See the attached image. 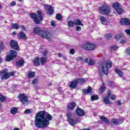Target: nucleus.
<instances>
[{
  "label": "nucleus",
  "mask_w": 130,
  "mask_h": 130,
  "mask_svg": "<svg viewBox=\"0 0 130 130\" xmlns=\"http://www.w3.org/2000/svg\"><path fill=\"white\" fill-rule=\"evenodd\" d=\"M34 63L36 66H39V63H40V59H39V57H37L36 59H35L34 60Z\"/></svg>",
  "instance_id": "24"
},
{
  "label": "nucleus",
  "mask_w": 130,
  "mask_h": 130,
  "mask_svg": "<svg viewBox=\"0 0 130 130\" xmlns=\"http://www.w3.org/2000/svg\"><path fill=\"white\" fill-rule=\"evenodd\" d=\"M52 120V116L45 112L38 113L35 116V125L39 128H44L49 125V120Z\"/></svg>",
  "instance_id": "1"
},
{
  "label": "nucleus",
  "mask_w": 130,
  "mask_h": 130,
  "mask_svg": "<svg viewBox=\"0 0 130 130\" xmlns=\"http://www.w3.org/2000/svg\"><path fill=\"white\" fill-rule=\"evenodd\" d=\"M24 113L25 114H29L31 113V110H30V109H26V110L24 111Z\"/></svg>",
  "instance_id": "42"
},
{
  "label": "nucleus",
  "mask_w": 130,
  "mask_h": 130,
  "mask_svg": "<svg viewBox=\"0 0 130 130\" xmlns=\"http://www.w3.org/2000/svg\"><path fill=\"white\" fill-rule=\"evenodd\" d=\"M120 22L121 25H125L126 26H128L130 24V21L128 18H122Z\"/></svg>",
  "instance_id": "14"
},
{
  "label": "nucleus",
  "mask_w": 130,
  "mask_h": 130,
  "mask_svg": "<svg viewBox=\"0 0 130 130\" xmlns=\"http://www.w3.org/2000/svg\"><path fill=\"white\" fill-rule=\"evenodd\" d=\"M18 55V52L16 50H11L10 51L9 55H7L6 58V61H11L14 58H16Z\"/></svg>",
  "instance_id": "6"
},
{
  "label": "nucleus",
  "mask_w": 130,
  "mask_h": 130,
  "mask_svg": "<svg viewBox=\"0 0 130 130\" xmlns=\"http://www.w3.org/2000/svg\"><path fill=\"white\" fill-rule=\"evenodd\" d=\"M76 113L78 116H84L86 114L84 113L83 109L78 107L76 110Z\"/></svg>",
  "instance_id": "15"
},
{
  "label": "nucleus",
  "mask_w": 130,
  "mask_h": 130,
  "mask_svg": "<svg viewBox=\"0 0 130 130\" xmlns=\"http://www.w3.org/2000/svg\"><path fill=\"white\" fill-rule=\"evenodd\" d=\"M101 67L103 73H104L105 75H107L108 74V69H110L112 67L111 61L108 60L106 62H102Z\"/></svg>",
  "instance_id": "5"
},
{
  "label": "nucleus",
  "mask_w": 130,
  "mask_h": 130,
  "mask_svg": "<svg viewBox=\"0 0 130 130\" xmlns=\"http://www.w3.org/2000/svg\"><path fill=\"white\" fill-rule=\"evenodd\" d=\"M21 27L22 28V29H23V30H24L25 31H26V28L24 27V26L22 25V26H21Z\"/></svg>",
  "instance_id": "57"
},
{
  "label": "nucleus",
  "mask_w": 130,
  "mask_h": 130,
  "mask_svg": "<svg viewBox=\"0 0 130 130\" xmlns=\"http://www.w3.org/2000/svg\"><path fill=\"white\" fill-rule=\"evenodd\" d=\"M113 8L115 10H117L119 8V4L115 3L113 4Z\"/></svg>",
  "instance_id": "35"
},
{
  "label": "nucleus",
  "mask_w": 130,
  "mask_h": 130,
  "mask_svg": "<svg viewBox=\"0 0 130 130\" xmlns=\"http://www.w3.org/2000/svg\"><path fill=\"white\" fill-rule=\"evenodd\" d=\"M76 104L75 102H72L69 103L68 107L69 109H70L71 110H74V109H75V107H76Z\"/></svg>",
  "instance_id": "18"
},
{
  "label": "nucleus",
  "mask_w": 130,
  "mask_h": 130,
  "mask_svg": "<svg viewBox=\"0 0 130 130\" xmlns=\"http://www.w3.org/2000/svg\"><path fill=\"white\" fill-rule=\"evenodd\" d=\"M83 130H90L89 129H83Z\"/></svg>",
  "instance_id": "64"
},
{
  "label": "nucleus",
  "mask_w": 130,
  "mask_h": 130,
  "mask_svg": "<svg viewBox=\"0 0 130 130\" xmlns=\"http://www.w3.org/2000/svg\"><path fill=\"white\" fill-rule=\"evenodd\" d=\"M126 78H125V77L123 78V80H126Z\"/></svg>",
  "instance_id": "63"
},
{
  "label": "nucleus",
  "mask_w": 130,
  "mask_h": 130,
  "mask_svg": "<svg viewBox=\"0 0 130 130\" xmlns=\"http://www.w3.org/2000/svg\"><path fill=\"white\" fill-rule=\"evenodd\" d=\"M18 2H20V3H22V2H23V0H18Z\"/></svg>",
  "instance_id": "62"
},
{
  "label": "nucleus",
  "mask_w": 130,
  "mask_h": 130,
  "mask_svg": "<svg viewBox=\"0 0 130 130\" xmlns=\"http://www.w3.org/2000/svg\"><path fill=\"white\" fill-rule=\"evenodd\" d=\"M47 53H48V51L47 50H45L44 52H43V55L45 56L47 55Z\"/></svg>",
  "instance_id": "53"
},
{
  "label": "nucleus",
  "mask_w": 130,
  "mask_h": 130,
  "mask_svg": "<svg viewBox=\"0 0 130 130\" xmlns=\"http://www.w3.org/2000/svg\"><path fill=\"white\" fill-rule=\"evenodd\" d=\"M62 18V17L61 16V15H60V14H57L56 16V19H57V20H61Z\"/></svg>",
  "instance_id": "40"
},
{
  "label": "nucleus",
  "mask_w": 130,
  "mask_h": 130,
  "mask_svg": "<svg viewBox=\"0 0 130 130\" xmlns=\"http://www.w3.org/2000/svg\"><path fill=\"white\" fill-rule=\"evenodd\" d=\"M98 11L99 13L102 15H108L111 13L110 7L107 4H104L102 6L99 7Z\"/></svg>",
  "instance_id": "3"
},
{
  "label": "nucleus",
  "mask_w": 130,
  "mask_h": 130,
  "mask_svg": "<svg viewBox=\"0 0 130 130\" xmlns=\"http://www.w3.org/2000/svg\"><path fill=\"white\" fill-rule=\"evenodd\" d=\"M116 11L119 15H121V14L122 13V9H121V8H120V7L116 9Z\"/></svg>",
  "instance_id": "37"
},
{
  "label": "nucleus",
  "mask_w": 130,
  "mask_h": 130,
  "mask_svg": "<svg viewBox=\"0 0 130 130\" xmlns=\"http://www.w3.org/2000/svg\"><path fill=\"white\" fill-rule=\"evenodd\" d=\"M10 46L13 49H16V50H19V46H18V42L17 41H15L12 40L10 42Z\"/></svg>",
  "instance_id": "12"
},
{
  "label": "nucleus",
  "mask_w": 130,
  "mask_h": 130,
  "mask_svg": "<svg viewBox=\"0 0 130 130\" xmlns=\"http://www.w3.org/2000/svg\"><path fill=\"white\" fill-rule=\"evenodd\" d=\"M91 91H92V87L91 86H88L87 89H84L83 90V92L84 94H89V93L91 92Z\"/></svg>",
  "instance_id": "21"
},
{
  "label": "nucleus",
  "mask_w": 130,
  "mask_h": 130,
  "mask_svg": "<svg viewBox=\"0 0 130 130\" xmlns=\"http://www.w3.org/2000/svg\"><path fill=\"white\" fill-rule=\"evenodd\" d=\"M74 24L76 26H83V23H82V21H81L80 19H76L74 20Z\"/></svg>",
  "instance_id": "22"
},
{
  "label": "nucleus",
  "mask_w": 130,
  "mask_h": 130,
  "mask_svg": "<svg viewBox=\"0 0 130 130\" xmlns=\"http://www.w3.org/2000/svg\"><path fill=\"white\" fill-rule=\"evenodd\" d=\"M100 20L102 22V24H104V22H105V21H106V18L104 16H102L100 18Z\"/></svg>",
  "instance_id": "41"
},
{
  "label": "nucleus",
  "mask_w": 130,
  "mask_h": 130,
  "mask_svg": "<svg viewBox=\"0 0 130 130\" xmlns=\"http://www.w3.org/2000/svg\"><path fill=\"white\" fill-rule=\"evenodd\" d=\"M19 99L20 100V102L22 104H25L26 102H28V97H27L25 94H21L18 96Z\"/></svg>",
  "instance_id": "10"
},
{
  "label": "nucleus",
  "mask_w": 130,
  "mask_h": 130,
  "mask_svg": "<svg viewBox=\"0 0 130 130\" xmlns=\"http://www.w3.org/2000/svg\"><path fill=\"white\" fill-rule=\"evenodd\" d=\"M34 32L36 34H38L42 38L47 39L48 41H51L52 38V35L50 32L46 31L41 30V28L39 27H36L34 29Z\"/></svg>",
  "instance_id": "2"
},
{
  "label": "nucleus",
  "mask_w": 130,
  "mask_h": 130,
  "mask_svg": "<svg viewBox=\"0 0 130 130\" xmlns=\"http://www.w3.org/2000/svg\"><path fill=\"white\" fill-rule=\"evenodd\" d=\"M77 84H79V83H85V79L83 78H80L76 80Z\"/></svg>",
  "instance_id": "31"
},
{
  "label": "nucleus",
  "mask_w": 130,
  "mask_h": 130,
  "mask_svg": "<svg viewBox=\"0 0 130 130\" xmlns=\"http://www.w3.org/2000/svg\"><path fill=\"white\" fill-rule=\"evenodd\" d=\"M43 6H44L45 10L48 11L47 13L49 14V15H52V14H53V8H52L51 6L45 4H44Z\"/></svg>",
  "instance_id": "11"
},
{
  "label": "nucleus",
  "mask_w": 130,
  "mask_h": 130,
  "mask_svg": "<svg viewBox=\"0 0 130 130\" xmlns=\"http://www.w3.org/2000/svg\"><path fill=\"white\" fill-rule=\"evenodd\" d=\"M76 61H82L83 58L82 57H77L76 58Z\"/></svg>",
  "instance_id": "43"
},
{
  "label": "nucleus",
  "mask_w": 130,
  "mask_h": 130,
  "mask_svg": "<svg viewBox=\"0 0 130 130\" xmlns=\"http://www.w3.org/2000/svg\"><path fill=\"white\" fill-rule=\"evenodd\" d=\"M12 35H17V32H16V31H14V32L12 33Z\"/></svg>",
  "instance_id": "59"
},
{
  "label": "nucleus",
  "mask_w": 130,
  "mask_h": 130,
  "mask_svg": "<svg viewBox=\"0 0 130 130\" xmlns=\"http://www.w3.org/2000/svg\"><path fill=\"white\" fill-rule=\"evenodd\" d=\"M6 100V96L0 94V102H4Z\"/></svg>",
  "instance_id": "36"
},
{
  "label": "nucleus",
  "mask_w": 130,
  "mask_h": 130,
  "mask_svg": "<svg viewBox=\"0 0 130 130\" xmlns=\"http://www.w3.org/2000/svg\"><path fill=\"white\" fill-rule=\"evenodd\" d=\"M2 49H4V43H1L0 44V50H2Z\"/></svg>",
  "instance_id": "47"
},
{
  "label": "nucleus",
  "mask_w": 130,
  "mask_h": 130,
  "mask_svg": "<svg viewBox=\"0 0 130 130\" xmlns=\"http://www.w3.org/2000/svg\"><path fill=\"white\" fill-rule=\"evenodd\" d=\"M105 84H104V83H103L102 87L99 89L100 94L104 92V91L105 90Z\"/></svg>",
  "instance_id": "28"
},
{
  "label": "nucleus",
  "mask_w": 130,
  "mask_h": 130,
  "mask_svg": "<svg viewBox=\"0 0 130 130\" xmlns=\"http://www.w3.org/2000/svg\"><path fill=\"white\" fill-rule=\"evenodd\" d=\"M51 25L54 26V27L55 26V23L54 21H52L51 22Z\"/></svg>",
  "instance_id": "55"
},
{
  "label": "nucleus",
  "mask_w": 130,
  "mask_h": 130,
  "mask_svg": "<svg viewBox=\"0 0 130 130\" xmlns=\"http://www.w3.org/2000/svg\"><path fill=\"white\" fill-rule=\"evenodd\" d=\"M58 55L59 57H61V56H62V54H61L60 53L58 54Z\"/></svg>",
  "instance_id": "60"
},
{
  "label": "nucleus",
  "mask_w": 130,
  "mask_h": 130,
  "mask_svg": "<svg viewBox=\"0 0 130 130\" xmlns=\"http://www.w3.org/2000/svg\"><path fill=\"white\" fill-rule=\"evenodd\" d=\"M68 25L69 27H74L75 26V21H73L72 20H70L68 22Z\"/></svg>",
  "instance_id": "30"
},
{
  "label": "nucleus",
  "mask_w": 130,
  "mask_h": 130,
  "mask_svg": "<svg viewBox=\"0 0 130 130\" xmlns=\"http://www.w3.org/2000/svg\"><path fill=\"white\" fill-rule=\"evenodd\" d=\"M125 32L127 34V35H129L130 36V29H125Z\"/></svg>",
  "instance_id": "49"
},
{
  "label": "nucleus",
  "mask_w": 130,
  "mask_h": 130,
  "mask_svg": "<svg viewBox=\"0 0 130 130\" xmlns=\"http://www.w3.org/2000/svg\"><path fill=\"white\" fill-rule=\"evenodd\" d=\"M120 43H121V44H124V43H125V41H124L123 40H121L120 41Z\"/></svg>",
  "instance_id": "56"
},
{
  "label": "nucleus",
  "mask_w": 130,
  "mask_h": 130,
  "mask_svg": "<svg viewBox=\"0 0 130 130\" xmlns=\"http://www.w3.org/2000/svg\"><path fill=\"white\" fill-rule=\"evenodd\" d=\"M70 53H71V54H75V49H71L70 50Z\"/></svg>",
  "instance_id": "50"
},
{
  "label": "nucleus",
  "mask_w": 130,
  "mask_h": 130,
  "mask_svg": "<svg viewBox=\"0 0 130 130\" xmlns=\"http://www.w3.org/2000/svg\"><path fill=\"white\" fill-rule=\"evenodd\" d=\"M99 99V96L98 95H93L91 96V101H94V100H98Z\"/></svg>",
  "instance_id": "29"
},
{
  "label": "nucleus",
  "mask_w": 130,
  "mask_h": 130,
  "mask_svg": "<svg viewBox=\"0 0 130 130\" xmlns=\"http://www.w3.org/2000/svg\"><path fill=\"white\" fill-rule=\"evenodd\" d=\"M115 38L117 40H119L120 39V38H121V36L120 35H118L116 36Z\"/></svg>",
  "instance_id": "45"
},
{
  "label": "nucleus",
  "mask_w": 130,
  "mask_h": 130,
  "mask_svg": "<svg viewBox=\"0 0 130 130\" xmlns=\"http://www.w3.org/2000/svg\"><path fill=\"white\" fill-rule=\"evenodd\" d=\"M112 37V35L110 34H108L106 35V39H107L108 40L109 39H111Z\"/></svg>",
  "instance_id": "39"
},
{
  "label": "nucleus",
  "mask_w": 130,
  "mask_h": 130,
  "mask_svg": "<svg viewBox=\"0 0 130 130\" xmlns=\"http://www.w3.org/2000/svg\"><path fill=\"white\" fill-rule=\"evenodd\" d=\"M17 66H23L24 64V60H20L16 62Z\"/></svg>",
  "instance_id": "32"
},
{
  "label": "nucleus",
  "mask_w": 130,
  "mask_h": 130,
  "mask_svg": "<svg viewBox=\"0 0 130 130\" xmlns=\"http://www.w3.org/2000/svg\"><path fill=\"white\" fill-rule=\"evenodd\" d=\"M12 27L13 29H19L20 28V26L17 23L13 24Z\"/></svg>",
  "instance_id": "34"
},
{
  "label": "nucleus",
  "mask_w": 130,
  "mask_h": 130,
  "mask_svg": "<svg viewBox=\"0 0 130 130\" xmlns=\"http://www.w3.org/2000/svg\"><path fill=\"white\" fill-rule=\"evenodd\" d=\"M116 48H117V47L116 46H113L111 47V49H112V50H115Z\"/></svg>",
  "instance_id": "51"
},
{
  "label": "nucleus",
  "mask_w": 130,
  "mask_h": 130,
  "mask_svg": "<svg viewBox=\"0 0 130 130\" xmlns=\"http://www.w3.org/2000/svg\"><path fill=\"white\" fill-rule=\"evenodd\" d=\"M82 48L85 50H94V49H96V45L90 42H87L82 46Z\"/></svg>",
  "instance_id": "8"
},
{
  "label": "nucleus",
  "mask_w": 130,
  "mask_h": 130,
  "mask_svg": "<svg viewBox=\"0 0 130 130\" xmlns=\"http://www.w3.org/2000/svg\"><path fill=\"white\" fill-rule=\"evenodd\" d=\"M115 71L116 73L117 74H118V75H119V76H123V72L119 70V69H118V68H116L115 69Z\"/></svg>",
  "instance_id": "27"
},
{
  "label": "nucleus",
  "mask_w": 130,
  "mask_h": 130,
  "mask_svg": "<svg viewBox=\"0 0 130 130\" xmlns=\"http://www.w3.org/2000/svg\"><path fill=\"white\" fill-rule=\"evenodd\" d=\"M38 83V80L37 79H34L32 82V84L34 85L35 84H37Z\"/></svg>",
  "instance_id": "44"
},
{
  "label": "nucleus",
  "mask_w": 130,
  "mask_h": 130,
  "mask_svg": "<svg viewBox=\"0 0 130 130\" xmlns=\"http://www.w3.org/2000/svg\"><path fill=\"white\" fill-rule=\"evenodd\" d=\"M10 5L12 6V7H14V6H16V2L13 1L11 3Z\"/></svg>",
  "instance_id": "52"
},
{
  "label": "nucleus",
  "mask_w": 130,
  "mask_h": 130,
  "mask_svg": "<svg viewBox=\"0 0 130 130\" xmlns=\"http://www.w3.org/2000/svg\"><path fill=\"white\" fill-rule=\"evenodd\" d=\"M3 62V58L0 57V63H2Z\"/></svg>",
  "instance_id": "58"
},
{
  "label": "nucleus",
  "mask_w": 130,
  "mask_h": 130,
  "mask_svg": "<svg viewBox=\"0 0 130 130\" xmlns=\"http://www.w3.org/2000/svg\"><path fill=\"white\" fill-rule=\"evenodd\" d=\"M101 120H102V121H104L105 122V123H109V121L107 118L105 117V116H101L100 117Z\"/></svg>",
  "instance_id": "25"
},
{
  "label": "nucleus",
  "mask_w": 130,
  "mask_h": 130,
  "mask_svg": "<svg viewBox=\"0 0 130 130\" xmlns=\"http://www.w3.org/2000/svg\"><path fill=\"white\" fill-rule=\"evenodd\" d=\"M85 62H86L87 63H88L89 66H94L96 62L93 59H88V58H86L85 60Z\"/></svg>",
  "instance_id": "16"
},
{
  "label": "nucleus",
  "mask_w": 130,
  "mask_h": 130,
  "mask_svg": "<svg viewBox=\"0 0 130 130\" xmlns=\"http://www.w3.org/2000/svg\"><path fill=\"white\" fill-rule=\"evenodd\" d=\"M40 61L42 64H44L47 61V58L42 57L40 58Z\"/></svg>",
  "instance_id": "26"
},
{
  "label": "nucleus",
  "mask_w": 130,
  "mask_h": 130,
  "mask_svg": "<svg viewBox=\"0 0 130 130\" xmlns=\"http://www.w3.org/2000/svg\"><path fill=\"white\" fill-rule=\"evenodd\" d=\"M67 117L68 119V120H69V119H72V113L71 112H69L67 114Z\"/></svg>",
  "instance_id": "38"
},
{
  "label": "nucleus",
  "mask_w": 130,
  "mask_h": 130,
  "mask_svg": "<svg viewBox=\"0 0 130 130\" xmlns=\"http://www.w3.org/2000/svg\"><path fill=\"white\" fill-rule=\"evenodd\" d=\"M17 112H18V108L14 107L11 108L10 110V113H11V114H13V115H15V114H16Z\"/></svg>",
  "instance_id": "20"
},
{
  "label": "nucleus",
  "mask_w": 130,
  "mask_h": 130,
  "mask_svg": "<svg viewBox=\"0 0 130 130\" xmlns=\"http://www.w3.org/2000/svg\"><path fill=\"white\" fill-rule=\"evenodd\" d=\"M111 95H112L111 91L109 90L108 91V96L103 97V99H104V103H105V104H112V102L109 100V96H111Z\"/></svg>",
  "instance_id": "9"
},
{
  "label": "nucleus",
  "mask_w": 130,
  "mask_h": 130,
  "mask_svg": "<svg viewBox=\"0 0 130 130\" xmlns=\"http://www.w3.org/2000/svg\"><path fill=\"white\" fill-rule=\"evenodd\" d=\"M117 105H118L119 106H120V105H121V103L120 102V101H117Z\"/></svg>",
  "instance_id": "54"
},
{
  "label": "nucleus",
  "mask_w": 130,
  "mask_h": 130,
  "mask_svg": "<svg viewBox=\"0 0 130 130\" xmlns=\"http://www.w3.org/2000/svg\"><path fill=\"white\" fill-rule=\"evenodd\" d=\"M18 37L21 39H27V37H26V34L23 32H20L17 35Z\"/></svg>",
  "instance_id": "19"
},
{
  "label": "nucleus",
  "mask_w": 130,
  "mask_h": 130,
  "mask_svg": "<svg viewBox=\"0 0 130 130\" xmlns=\"http://www.w3.org/2000/svg\"><path fill=\"white\" fill-rule=\"evenodd\" d=\"M2 80H8L11 76L15 75L14 72L7 73V70L1 72Z\"/></svg>",
  "instance_id": "7"
},
{
  "label": "nucleus",
  "mask_w": 130,
  "mask_h": 130,
  "mask_svg": "<svg viewBox=\"0 0 130 130\" xmlns=\"http://www.w3.org/2000/svg\"><path fill=\"white\" fill-rule=\"evenodd\" d=\"M77 86H78V83L77 82V81L73 80L72 82H71V84L69 85L70 88H72V89H75L77 87Z\"/></svg>",
  "instance_id": "17"
},
{
  "label": "nucleus",
  "mask_w": 130,
  "mask_h": 130,
  "mask_svg": "<svg viewBox=\"0 0 130 130\" xmlns=\"http://www.w3.org/2000/svg\"><path fill=\"white\" fill-rule=\"evenodd\" d=\"M123 122V120L120 119H112L111 121V123L112 124H115V125H117V124H120Z\"/></svg>",
  "instance_id": "13"
},
{
  "label": "nucleus",
  "mask_w": 130,
  "mask_h": 130,
  "mask_svg": "<svg viewBox=\"0 0 130 130\" xmlns=\"http://www.w3.org/2000/svg\"><path fill=\"white\" fill-rule=\"evenodd\" d=\"M35 73L33 72H29L28 73V78H33V77H35Z\"/></svg>",
  "instance_id": "33"
},
{
  "label": "nucleus",
  "mask_w": 130,
  "mask_h": 130,
  "mask_svg": "<svg viewBox=\"0 0 130 130\" xmlns=\"http://www.w3.org/2000/svg\"><path fill=\"white\" fill-rule=\"evenodd\" d=\"M68 121L71 125H75V124L77 123V120H74V119H70L68 120Z\"/></svg>",
  "instance_id": "23"
},
{
  "label": "nucleus",
  "mask_w": 130,
  "mask_h": 130,
  "mask_svg": "<svg viewBox=\"0 0 130 130\" xmlns=\"http://www.w3.org/2000/svg\"><path fill=\"white\" fill-rule=\"evenodd\" d=\"M13 130H20L19 128H15Z\"/></svg>",
  "instance_id": "61"
},
{
  "label": "nucleus",
  "mask_w": 130,
  "mask_h": 130,
  "mask_svg": "<svg viewBox=\"0 0 130 130\" xmlns=\"http://www.w3.org/2000/svg\"><path fill=\"white\" fill-rule=\"evenodd\" d=\"M38 17H37V15L35 13H31L30 14L29 16L31 19H34V21L36 24H39L40 23V21H42V19L43 17H42V12L41 11H38Z\"/></svg>",
  "instance_id": "4"
},
{
  "label": "nucleus",
  "mask_w": 130,
  "mask_h": 130,
  "mask_svg": "<svg viewBox=\"0 0 130 130\" xmlns=\"http://www.w3.org/2000/svg\"><path fill=\"white\" fill-rule=\"evenodd\" d=\"M111 100H115V99H116V96L114 94L112 95L111 96Z\"/></svg>",
  "instance_id": "46"
},
{
  "label": "nucleus",
  "mask_w": 130,
  "mask_h": 130,
  "mask_svg": "<svg viewBox=\"0 0 130 130\" xmlns=\"http://www.w3.org/2000/svg\"><path fill=\"white\" fill-rule=\"evenodd\" d=\"M76 29L77 31H81V30H82V28H81V27L79 26H76Z\"/></svg>",
  "instance_id": "48"
}]
</instances>
